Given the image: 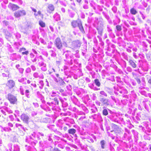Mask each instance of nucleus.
I'll return each instance as SVG.
<instances>
[{
  "label": "nucleus",
  "mask_w": 151,
  "mask_h": 151,
  "mask_svg": "<svg viewBox=\"0 0 151 151\" xmlns=\"http://www.w3.org/2000/svg\"><path fill=\"white\" fill-rule=\"evenodd\" d=\"M95 22L97 24L96 29L98 31V33L100 36L98 35L97 37L99 38L102 35V32L103 30L104 24L103 19L101 18H98L95 17Z\"/></svg>",
  "instance_id": "f257e3e1"
},
{
  "label": "nucleus",
  "mask_w": 151,
  "mask_h": 151,
  "mask_svg": "<svg viewBox=\"0 0 151 151\" xmlns=\"http://www.w3.org/2000/svg\"><path fill=\"white\" fill-rule=\"evenodd\" d=\"M71 25L73 28L78 27L82 33H85V32L82 25V23L80 19H78L77 20H73L71 22Z\"/></svg>",
  "instance_id": "f03ea898"
},
{
  "label": "nucleus",
  "mask_w": 151,
  "mask_h": 151,
  "mask_svg": "<svg viewBox=\"0 0 151 151\" xmlns=\"http://www.w3.org/2000/svg\"><path fill=\"white\" fill-rule=\"evenodd\" d=\"M32 51L34 53L32 52H30L29 54V57L32 63L36 62L37 61V58H39L41 60H43V58L42 55H40L38 57H37V55L38 53L34 49H32Z\"/></svg>",
  "instance_id": "7ed1b4c3"
},
{
  "label": "nucleus",
  "mask_w": 151,
  "mask_h": 151,
  "mask_svg": "<svg viewBox=\"0 0 151 151\" xmlns=\"http://www.w3.org/2000/svg\"><path fill=\"white\" fill-rule=\"evenodd\" d=\"M6 98L9 101L10 103L13 104H17V97L11 93H8L6 96Z\"/></svg>",
  "instance_id": "20e7f679"
},
{
  "label": "nucleus",
  "mask_w": 151,
  "mask_h": 151,
  "mask_svg": "<svg viewBox=\"0 0 151 151\" xmlns=\"http://www.w3.org/2000/svg\"><path fill=\"white\" fill-rule=\"evenodd\" d=\"M44 136V134L42 133L38 132L36 133L35 132H33L30 136V138L33 140L35 139L36 137L38 139H40L42 138Z\"/></svg>",
  "instance_id": "39448f33"
},
{
  "label": "nucleus",
  "mask_w": 151,
  "mask_h": 151,
  "mask_svg": "<svg viewBox=\"0 0 151 151\" xmlns=\"http://www.w3.org/2000/svg\"><path fill=\"white\" fill-rule=\"evenodd\" d=\"M99 101L101 102V106H107L110 105V102L109 99L103 97L101 95H99Z\"/></svg>",
  "instance_id": "423d86ee"
},
{
  "label": "nucleus",
  "mask_w": 151,
  "mask_h": 151,
  "mask_svg": "<svg viewBox=\"0 0 151 151\" xmlns=\"http://www.w3.org/2000/svg\"><path fill=\"white\" fill-rule=\"evenodd\" d=\"M54 43L55 46L58 49L60 50H61L62 49L63 43L60 38H57L55 39Z\"/></svg>",
  "instance_id": "0eeeda50"
},
{
  "label": "nucleus",
  "mask_w": 151,
  "mask_h": 151,
  "mask_svg": "<svg viewBox=\"0 0 151 151\" xmlns=\"http://www.w3.org/2000/svg\"><path fill=\"white\" fill-rule=\"evenodd\" d=\"M63 51V54H65V55L66 58L67 59H71L70 61V64L71 65H72L73 64V62L72 61V59L73 58V55L71 54V52L69 50H66V51Z\"/></svg>",
  "instance_id": "6e6552de"
},
{
  "label": "nucleus",
  "mask_w": 151,
  "mask_h": 151,
  "mask_svg": "<svg viewBox=\"0 0 151 151\" xmlns=\"http://www.w3.org/2000/svg\"><path fill=\"white\" fill-rule=\"evenodd\" d=\"M47 104L51 106L52 108L54 109H55L54 108L56 105H58L59 102L58 99L57 97L55 98L51 102H49L47 103Z\"/></svg>",
  "instance_id": "1a4fd4ad"
},
{
  "label": "nucleus",
  "mask_w": 151,
  "mask_h": 151,
  "mask_svg": "<svg viewBox=\"0 0 151 151\" xmlns=\"http://www.w3.org/2000/svg\"><path fill=\"white\" fill-rule=\"evenodd\" d=\"M81 42L79 40H75L72 42L71 47L73 49H79L81 46Z\"/></svg>",
  "instance_id": "9d476101"
},
{
  "label": "nucleus",
  "mask_w": 151,
  "mask_h": 151,
  "mask_svg": "<svg viewBox=\"0 0 151 151\" xmlns=\"http://www.w3.org/2000/svg\"><path fill=\"white\" fill-rule=\"evenodd\" d=\"M26 14V12L24 10H19L15 12L14 16L16 18H18Z\"/></svg>",
  "instance_id": "9b49d317"
},
{
  "label": "nucleus",
  "mask_w": 151,
  "mask_h": 151,
  "mask_svg": "<svg viewBox=\"0 0 151 151\" xmlns=\"http://www.w3.org/2000/svg\"><path fill=\"white\" fill-rule=\"evenodd\" d=\"M58 98L60 100V102H61L62 106L63 107H67L68 104L67 102H66L67 99L65 98H62L61 97H60L58 96Z\"/></svg>",
  "instance_id": "f8f14e48"
},
{
  "label": "nucleus",
  "mask_w": 151,
  "mask_h": 151,
  "mask_svg": "<svg viewBox=\"0 0 151 151\" xmlns=\"http://www.w3.org/2000/svg\"><path fill=\"white\" fill-rule=\"evenodd\" d=\"M21 119L24 122L27 123H28L29 117L27 114L24 113L21 115Z\"/></svg>",
  "instance_id": "ddd939ff"
},
{
  "label": "nucleus",
  "mask_w": 151,
  "mask_h": 151,
  "mask_svg": "<svg viewBox=\"0 0 151 151\" xmlns=\"http://www.w3.org/2000/svg\"><path fill=\"white\" fill-rule=\"evenodd\" d=\"M52 78L53 79L54 81L56 83H59L60 85H63L65 84V82L63 81L62 78H59V80H58L57 78L54 76L53 75H52Z\"/></svg>",
  "instance_id": "4468645a"
},
{
  "label": "nucleus",
  "mask_w": 151,
  "mask_h": 151,
  "mask_svg": "<svg viewBox=\"0 0 151 151\" xmlns=\"http://www.w3.org/2000/svg\"><path fill=\"white\" fill-rule=\"evenodd\" d=\"M6 85L7 87L10 89L14 86L15 83L13 80H10L8 81Z\"/></svg>",
  "instance_id": "2eb2a0df"
},
{
  "label": "nucleus",
  "mask_w": 151,
  "mask_h": 151,
  "mask_svg": "<svg viewBox=\"0 0 151 151\" xmlns=\"http://www.w3.org/2000/svg\"><path fill=\"white\" fill-rule=\"evenodd\" d=\"M33 76L35 78H39V79H43L44 78L43 75L41 73L39 74L37 72H35L33 75Z\"/></svg>",
  "instance_id": "dca6fc26"
},
{
  "label": "nucleus",
  "mask_w": 151,
  "mask_h": 151,
  "mask_svg": "<svg viewBox=\"0 0 151 151\" xmlns=\"http://www.w3.org/2000/svg\"><path fill=\"white\" fill-rule=\"evenodd\" d=\"M8 7L13 11L18 9L19 8V7L17 5L11 3H9L8 5Z\"/></svg>",
  "instance_id": "f3484780"
},
{
  "label": "nucleus",
  "mask_w": 151,
  "mask_h": 151,
  "mask_svg": "<svg viewBox=\"0 0 151 151\" xmlns=\"http://www.w3.org/2000/svg\"><path fill=\"white\" fill-rule=\"evenodd\" d=\"M91 137L90 136H88L86 138V139H88V141L90 143H93L94 141L93 138L95 140H96V137L93 134H91Z\"/></svg>",
  "instance_id": "a211bd4d"
},
{
  "label": "nucleus",
  "mask_w": 151,
  "mask_h": 151,
  "mask_svg": "<svg viewBox=\"0 0 151 151\" xmlns=\"http://www.w3.org/2000/svg\"><path fill=\"white\" fill-rule=\"evenodd\" d=\"M126 60L128 61V62L129 63V65L132 66L133 68H136L137 66V65L132 60V59H126Z\"/></svg>",
  "instance_id": "6ab92c4d"
},
{
  "label": "nucleus",
  "mask_w": 151,
  "mask_h": 151,
  "mask_svg": "<svg viewBox=\"0 0 151 151\" xmlns=\"http://www.w3.org/2000/svg\"><path fill=\"white\" fill-rule=\"evenodd\" d=\"M11 57L13 58V60H18L21 58V56L19 55H17L16 53H13L11 55Z\"/></svg>",
  "instance_id": "aec40b11"
},
{
  "label": "nucleus",
  "mask_w": 151,
  "mask_h": 151,
  "mask_svg": "<svg viewBox=\"0 0 151 151\" xmlns=\"http://www.w3.org/2000/svg\"><path fill=\"white\" fill-rule=\"evenodd\" d=\"M89 3H90V5L91 7H92L93 9L96 11V4L94 2L93 0H91L89 1Z\"/></svg>",
  "instance_id": "412c9836"
},
{
  "label": "nucleus",
  "mask_w": 151,
  "mask_h": 151,
  "mask_svg": "<svg viewBox=\"0 0 151 151\" xmlns=\"http://www.w3.org/2000/svg\"><path fill=\"white\" fill-rule=\"evenodd\" d=\"M84 3L83 4V7L85 9H88L89 8L88 5V0H83Z\"/></svg>",
  "instance_id": "4be33fe9"
},
{
  "label": "nucleus",
  "mask_w": 151,
  "mask_h": 151,
  "mask_svg": "<svg viewBox=\"0 0 151 151\" xmlns=\"http://www.w3.org/2000/svg\"><path fill=\"white\" fill-rule=\"evenodd\" d=\"M142 104L144 106L145 109L148 111H149V107L147 104V103L148 104V101L147 100H145V101H143L142 102Z\"/></svg>",
  "instance_id": "5701e85b"
},
{
  "label": "nucleus",
  "mask_w": 151,
  "mask_h": 151,
  "mask_svg": "<svg viewBox=\"0 0 151 151\" xmlns=\"http://www.w3.org/2000/svg\"><path fill=\"white\" fill-rule=\"evenodd\" d=\"M15 126L16 127L18 128L19 130L21 131L24 130L25 132L26 131L25 128H24L21 124L17 123L16 124Z\"/></svg>",
  "instance_id": "b1692460"
},
{
  "label": "nucleus",
  "mask_w": 151,
  "mask_h": 151,
  "mask_svg": "<svg viewBox=\"0 0 151 151\" xmlns=\"http://www.w3.org/2000/svg\"><path fill=\"white\" fill-rule=\"evenodd\" d=\"M53 18L56 21H58L60 19V15L58 13H56L53 16Z\"/></svg>",
  "instance_id": "393cba45"
},
{
  "label": "nucleus",
  "mask_w": 151,
  "mask_h": 151,
  "mask_svg": "<svg viewBox=\"0 0 151 151\" xmlns=\"http://www.w3.org/2000/svg\"><path fill=\"white\" fill-rule=\"evenodd\" d=\"M27 78H22L18 79V81L20 83H22L24 84H26V81L27 80Z\"/></svg>",
  "instance_id": "a878e982"
},
{
  "label": "nucleus",
  "mask_w": 151,
  "mask_h": 151,
  "mask_svg": "<svg viewBox=\"0 0 151 151\" xmlns=\"http://www.w3.org/2000/svg\"><path fill=\"white\" fill-rule=\"evenodd\" d=\"M25 149L27 151H37L36 149L33 147L32 149H33V150H32V148L29 146L27 145H25Z\"/></svg>",
  "instance_id": "bb28decb"
},
{
  "label": "nucleus",
  "mask_w": 151,
  "mask_h": 151,
  "mask_svg": "<svg viewBox=\"0 0 151 151\" xmlns=\"http://www.w3.org/2000/svg\"><path fill=\"white\" fill-rule=\"evenodd\" d=\"M38 85L39 86V88L40 89H42L44 86V83L42 80L39 81Z\"/></svg>",
  "instance_id": "cd10ccee"
},
{
  "label": "nucleus",
  "mask_w": 151,
  "mask_h": 151,
  "mask_svg": "<svg viewBox=\"0 0 151 151\" xmlns=\"http://www.w3.org/2000/svg\"><path fill=\"white\" fill-rule=\"evenodd\" d=\"M76 130L74 129H70L68 130V133L70 134L74 135L76 133Z\"/></svg>",
  "instance_id": "c85d7f7f"
},
{
  "label": "nucleus",
  "mask_w": 151,
  "mask_h": 151,
  "mask_svg": "<svg viewBox=\"0 0 151 151\" xmlns=\"http://www.w3.org/2000/svg\"><path fill=\"white\" fill-rule=\"evenodd\" d=\"M146 130L145 132L147 134L151 135V129L148 127V125L147 127L146 126Z\"/></svg>",
  "instance_id": "c756f323"
},
{
  "label": "nucleus",
  "mask_w": 151,
  "mask_h": 151,
  "mask_svg": "<svg viewBox=\"0 0 151 151\" xmlns=\"http://www.w3.org/2000/svg\"><path fill=\"white\" fill-rule=\"evenodd\" d=\"M27 27H26L24 29H22V31L24 34L27 33L28 28H31V26L28 24H27Z\"/></svg>",
  "instance_id": "7c9ffc66"
},
{
  "label": "nucleus",
  "mask_w": 151,
  "mask_h": 151,
  "mask_svg": "<svg viewBox=\"0 0 151 151\" xmlns=\"http://www.w3.org/2000/svg\"><path fill=\"white\" fill-rule=\"evenodd\" d=\"M36 95L37 97L40 98L41 100H42L43 98V96L41 94L40 92L37 91L36 92Z\"/></svg>",
  "instance_id": "2f4dec72"
},
{
  "label": "nucleus",
  "mask_w": 151,
  "mask_h": 151,
  "mask_svg": "<svg viewBox=\"0 0 151 151\" xmlns=\"http://www.w3.org/2000/svg\"><path fill=\"white\" fill-rule=\"evenodd\" d=\"M132 132L133 133L135 139L137 140L138 138V133L134 130H132Z\"/></svg>",
  "instance_id": "473e14b6"
},
{
  "label": "nucleus",
  "mask_w": 151,
  "mask_h": 151,
  "mask_svg": "<svg viewBox=\"0 0 151 151\" xmlns=\"http://www.w3.org/2000/svg\"><path fill=\"white\" fill-rule=\"evenodd\" d=\"M3 108L5 111L9 113H12V111L11 110L10 108H8V107L6 106H4L3 107Z\"/></svg>",
  "instance_id": "72a5a7b5"
},
{
  "label": "nucleus",
  "mask_w": 151,
  "mask_h": 151,
  "mask_svg": "<svg viewBox=\"0 0 151 151\" xmlns=\"http://www.w3.org/2000/svg\"><path fill=\"white\" fill-rule=\"evenodd\" d=\"M94 83L98 87H100L101 85V83L98 79H96L94 80Z\"/></svg>",
  "instance_id": "f704fd0d"
},
{
  "label": "nucleus",
  "mask_w": 151,
  "mask_h": 151,
  "mask_svg": "<svg viewBox=\"0 0 151 151\" xmlns=\"http://www.w3.org/2000/svg\"><path fill=\"white\" fill-rule=\"evenodd\" d=\"M43 60H41V61H39L38 63V65L39 67H41L44 65H46V64L45 63Z\"/></svg>",
  "instance_id": "c9c22d12"
},
{
  "label": "nucleus",
  "mask_w": 151,
  "mask_h": 151,
  "mask_svg": "<svg viewBox=\"0 0 151 151\" xmlns=\"http://www.w3.org/2000/svg\"><path fill=\"white\" fill-rule=\"evenodd\" d=\"M13 151H19L20 148L19 146L17 145H14L13 146Z\"/></svg>",
  "instance_id": "e433bc0d"
},
{
  "label": "nucleus",
  "mask_w": 151,
  "mask_h": 151,
  "mask_svg": "<svg viewBox=\"0 0 151 151\" xmlns=\"http://www.w3.org/2000/svg\"><path fill=\"white\" fill-rule=\"evenodd\" d=\"M93 118L96 119L97 118L100 119L101 118L100 114L98 113L97 114H94L93 116Z\"/></svg>",
  "instance_id": "4c0bfd02"
},
{
  "label": "nucleus",
  "mask_w": 151,
  "mask_h": 151,
  "mask_svg": "<svg viewBox=\"0 0 151 151\" xmlns=\"http://www.w3.org/2000/svg\"><path fill=\"white\" fill-rule=\"evenodd\" d=\"M24 94L28 98L30 97V95L29 94V91L28 90H26L24 92Z\"/></svg>",
  "instance_id": "58836bf2"
},
{
  "label": "nucleus",
  "mask_w": 151,
  "mask_h": 151,
  "mask_svg": "<svg viewBox=\"0 0 151 151\" xmlns=\"http://www.w3.org/2000/svg\"><path fill=\"white\" fill-rule=\"evenodd\" d=\"M7 47L8 50L9 52H14V50L12 48L11 45H9V44H7Z\"/></svg>",
  "instance_id": "ea45409f"
},
{
  "label": "nucleus",
  "mask_w": 151,
  "mask_h": 151,
  "mask_svg": "<svg viewBox=\"0 0 151 151\" xmlns=\"http://www.w3.org/2000/svg\"><path fill=\"white\" fill-rule=\"evenodd\" d=\"M48 74L49 75H50V76L52 77V75H53L54 76V75L52 74V73H53V72H55V70L53 68H52L51 70L50 69V70H48Z\"/></svg>",
  "instance_id": "a19ab883"
},
{
  "label": "nucleus",
  "mask_w": 151,
  "mask_h": 151,
  "mask_svg": "<svg viewBox=\"0 0 151 151\" xmlns=\"http://www.w3.org/2000/svg\"><path fill=\"white\" fill-rule=\"evenodd\" d=\"M103 108H104V109L102 111L103 114L104 116H107L108 114L107 110L106 108H104V107Z\"/></svg>",
  "instance_id": "79ce46f5"
},
{
  "label": "nucleus",
  "mask_w": 151,
  "mask_h": 151,
  "mask_svg": "<svg viewBox=\"0 0 151 151\" xmlns=\"http://www.w3.org/2000/svg\"><path fill=\"white\" fill-rule=\"evenodd\" d=\"M39 24L42 27H45V24L42 21L40 20L39 22Z\"/></svg>",
  "instance_id": "37998d69"
},
{
  "label": "nucleus",
  "mask_w": 151,
  "mask_h": 151,
  "mask_svg": "<svg viewBox=\"0 0 151 151\" xmlns=\"http://www.w3.org/2000/svg\"><path fill=\"white\" fill-rule=\"evenodd\" d=\"M48 8L49 10L51 11H53L54 9V6L53 5L51 4L49 5L48 6Z\"/></svg>",
  "instance_id": "c03bdc74"
},
{
  "label": "nucleus",
  "mask_w": 151,
  "mask_h": 151,
  "mask_svg": "<svg viewBox=\"0 0 151 151\" xmlns=\"http://www.w3.org/2000/svg\"><path fill=\"white\" fill-rule=\"evenodd\" d=\"M130 12L132 14L134 15H135L137 13V12L136 10L133 8L131 9Z\"/></svg>",
  "instance_id": "a18cd8bd"
},
{
  "label": "nucleus",
  "mask_w": 151,
  "mask_h": 151,
  "mask_svg": "<svg viewBox=\"0 0 151 151\" xmlns=\"http://www.w3.org/2000/svg\"><path fill=\"white\" fill-rule=\"evenodd\" d=\"M49 52L50 53V55L52 57H55L56 56V53L53 50H50L49 51Z\"/></svg>",
  "instance_id": "49530a36"
},
{
  "label": "nucleus",
  "mask_w": 151,
  "mask_h": 151,
  "mask_svg": "<svg viewBox=\"0 0 151 151\" xmlns=\"http://www.w3.org/2000/svg\"><path fill=\"white\" fill-rule=\"evenodd\" d=\"M5 35L6 38L7 39V37H10L11 36V35L8 31H6L5 32Z\"/></svg>",
  "instance_id": "de8ad7c7"
},
{
  "label": "nucleus",
  "mask_w": 151,
  "mask_h": 151,
  "mask_svg": "<svg viewBox=\"0 0 151 151\" xmlns=\"http://www.w3.org/2000/svg\"><path fill=\"white\" fill-rule=\"evenodd\" d=\"M3 129L5 132H10L12 130V129L9 127H4L3 128Z\"/></svg>",
  "instance_id": "09e8293b"
},
{
  "label": "nucleus",
  "mask_w": 151,
  "mask_h": 151,
  "mask_svg": "<svg viewBox=\"0 0 151 151\" xmlns=\"http://www.w3.org/2000/svg\"><path fill=\"white\" fill-rule=\"evenodd\" d=\"M146 77L148 80V83L150 85L151 84V76L148 75H147Z\"/></svg>",
  "instance_id": "8fccbe9b"
},
{
  "label": "nucleus",
  "mask_w": 151,
  "mask_h": 151,
  "mask_svg": "<svg viewBox=\"0 0 151 151\" xmlns=\"http://www.w3.org/2000/svg\"><path fill=\"white\" fill-rule=\"evenodd\" d=\"M111 127L113 130V131H111V132H113L116 129V128L118 127V126L116 124H112L111 125Z\"/></svg>",
  "instance_id": "3c124183"
},
{
  "label": "nucleus",
  "mask_w": 151,
  "mask_h": 151,
  "mask_svg": "<svg viewBox=\"0 0 151 151\" xmlns=\"http://www.w3.org/2000/svg\"><path fill=\"white\" fill-rule=\"evenodd\" d=\"M19 90H20V91L21 94L22 95H24V89L23 87L22 86H20Z\"/></svg>",
  "instance_id": "603ef678"
},
{
  "label": "nucleus",
  "mask_w": 151,
  "mask_h": 151,
  "mask_svg": "<svg viewBox=\"0 0 151 151\" xmlns=\"http://www.w3.org/2000/svg\"><path fill=\"white\" fill-rule=\"evenodd\" d=\"M100 144L102 148L104 149L105 148V141L104 140H102L101 141Z\"/></svg>",
  "instance_id": "864d4df0"
},
{
  "label": "nucleus",
  "mask_w": 151,
  "mask_h": 151,
  "mask_svg": "<svg viewBox=\"0 0 151 151\" xmlns=\"http://www.w3.org/2000/svg\"><path fill=\"white\" fill-rule=\"evenodd\" d=\"M116 28V29L118 32L121 31L122 29L121 26L119 25H117Z\"/></svg>",
  "instance_id": "5fc2aeb1"
},
{
  "label": "nucleus",
  "mask_w": 151,
  "mask_h": 151,
  "mask_svg": "<svg viewBox=\"0 0 151 151\" xmlns=\"http://www.w3.org/2000/svg\"><path fill=\"white\" fill-rule=\"evenodd\" d=\"M114 131L115 133H120L121 132V129L119 128V127H118Z\"/></svg>",
  "instance_id": "6e6d98bb"
},
{
  "label": "nucleus",
  "mask_w": 151,
  "mask_h": 151,
  "mask_svg": "<svg viewBox=\"0 0 151 151\" xmlns=\"http://www.w3.org/2000/svg\"><path fill=\"white\" fill-rule=\"evenodd\" d=\"M15 46V49L16 50H17L19 47V46L20 45V44L19 43H16L14 44Z\"/></svg>",
  "instance_id": "4d7b16f0"
},
{
  "label": "nucleus",
  "mask_w": 151,
  "mask_h": 151,
  "mask_svg": "<svg viewBox=\"0 0 151 151\" xmlns=\"http://www.w3.org/2000/svg\"><path fill=\"white\" fill-rule=\"evenodd\" d=\"M100 93L101 94L100 95H103L105 97H107V95L106 93L104 91H101L100 92Z\"/></svg>",
  "instance_id": "13d9d810"
},
{
  "label": "nucleus",
  "mask_w": 151,
  "mask_h": 151,
  "mask_svg": "<svg viewBox=\"0 0 151 151\" xmlns=\"http://www.w3.org/2000/svg\"><path fill=\"white\" fill-rule=\"evenodd\" d=\"M91 111L92 113H95L97 111L98 109L96 107H95L91 109Z\"/></svg>",
  "instance_id": "bf43d9fd"
},
{
  "label": "nucleus",
  "mask_w": 151,
  "mask_h": 151,
  "mask_svg": "<svg viewBox=\"0 0 151 151\" xmlns=\"http://www.w3.org/2000/svg\"><path fill=\"white\" fill-rule=\"evenodd\" d=\"M14 35H15L16 38L17 39L20 38L21 37V35L18 32H17L15 33H14Z\"/></svg>",
  "instance_id": "052dcab7"
},
{
  "label": "nucleus",
  "mask_w": 151,
  "mask_h": 151,
  "mask_svg": "<svg viewBox=\"0 0 151 151\" xmlns=\"http://www.w3.org/2000/svg\"><path fill=\"white\" fill-rule=\"evenodd\" d=\"M107 29L109 32L111 33L112 32V29L109 25H107Z\"/></svg>",
  "instance_id": "680f3d73"
},
{
  "label": "nucleus",
  "mask_w": 151,
  "mask_h": 151,
  "mask_svg": "<svg viewBox=\"0 0 151 151\" xmlns=\"http://www.w3.org/2000/svg\"><path fill=\"white\" fill-rule=\"evenodd\" d=\"M69 14L70 17L73 18L75 15V13L74 12H69Z\"/></svg>",
  "instance_id": "e2e57ef3"
},
{
  "label": "nucleus",
  "mask_w": 151,
  "mask_h": 151,
  "mask_svg": "<svg viewBox=\"0 0 151 151\" xmlns=\"http://www.w3.org/2000/svg\"><path fill=\"white\" fill-rule=\"evenodd\" d=\"M41 70L43 71H45L47 70V68L46 65H44L42 66L41 67Z\"/></svg>",
  "instance_id": "0e129e2a"
},
{
  "label": "nucleus",
  "mask_w": 151,
  "mask_h": 151,
  "mask_svg": "<svg viewBox=\"0 0 151 151\" xmlns=\"http://www.w3.org/2000/svg\"><path fill=\"white\" fill-rule=\"evenodd\" d=\"M37 141H31L29 142V143L30 144L34 146L37 143Z\"/></svg>",
  "instance_id": "69168bd1"
},
{
  "label": "nucleus",
  "mask_w": 151,
  "mask_h": 151,
  "mask_svg": "<svg viewBox=\"0 0 151 151\" xmlns=\"http://www.w3.org/2000/svg\"><path fill=\"white\" fill-rule=\"evenodd\" d=\"M82 109L86 113H87L89 111L87 108L85 106H84L82 107Z\"/></svg>",
  "instance_id": "338daca9"
},
{
  "label": "nucleus",
  "mask_w": 151,
  "mask_h": 151,
  "mask_svg": "<svg viewBox=\"0 0 151 151\" xmlns=\"http://www.w3.org/2000/svg\"><path fill=\"white\" fill-rule=\"evenodd\" d=\"M56 93L54 91H52L51 93H50V95L52 97H55L56 96Z\"/></svg>",
  "instance_id": "774afa93"
}]
</instances>
